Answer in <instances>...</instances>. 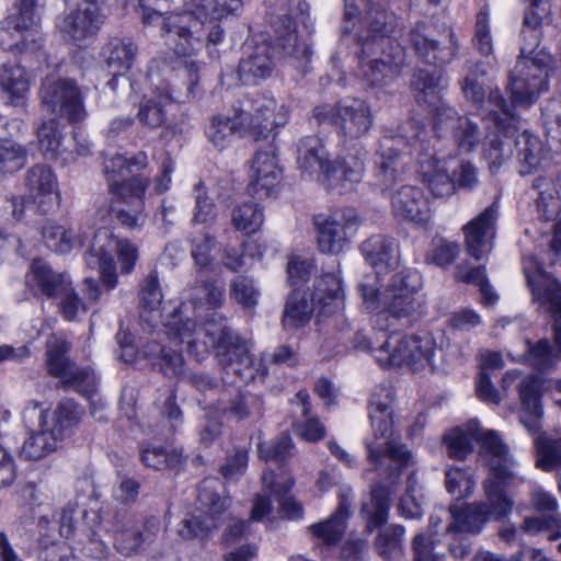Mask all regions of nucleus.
<instances>
[{"label":"nucleus","mask_w":561,"mask_h":561,"mask_svg":"<svg viewBox=\"0 0 561 561\" xmlns=\"http://www.w3.org/2000/svg\"><path fill=\"white\" fill-rule=\"evenodd\" d=\"M410 43L416 55L426 64L444 66L454 60L458 51L455 33L449 30L439 38H430L421 26L412 28L409 33Z\"/></svg>","instance_id":"22"},{"label":"nucleus","mask_w":561,"mask_h":561,"mask_svg":"<svg viewBox=\"0 0 561 561\" xmlns=\"http://www.w3.org/2000/svg\"><path fill=\"white\" fill-rule=\"evenodd\" d=\"M476 424H470L467 431L459 428L450 431L444 436L447 454L456 460H465L473 451V439L477 440Z\"/></svg>","instance_id":"57"},{"label":"nucleus","mask_w":561,"mask_h":561,"mask_svg":"<svg viewBox=\"0 0 561 561\" xmlns=\"http://www.w3.org/2000/svg\"><path fill=\"white\" fill-rule=\"evenodd\" d=\"M104 21L105 16L98 2L83 0L64 14L57 27L66 39L81 43L95 37Z\"/></svg>","instance_id":"18"},{"label":"nucleus","mask_w":561,"mask_h":561,"mask_svg":"<svg viewBox=\"0 0 561 561\" xmlns=\"http://www.w3.org/2000/svg\"><path fill=\"white\" fill-rule=\"evenodd\" d=\"M148 182H136V184H125L116 191L110 204V211L117 221L130 229L140 230L147 219L145 213L144 195Z\"/></svg>","instance_id":"19"},{"label":"nucleus","mask_w":561,"mask_h":561,"mask_svg":"<svg viewBox=\"0 0 561 561\" xmlns=\"http://www.w3.org/2000/svg\"><path fill=\"white\" fill-rule=\"evenodd\" d=\"M42 104L50 112H58L70 123L85 118L83 96L73 80L55 76L46 77L39 91Z\"/></svg>","instance_id":"15"},{"label":"nucleus","mask_w":561,"mask_h":561,"mask_svg":"<svg viewBox=\"0 0 561 561\" xmlns=\"http://www.w3.org/2000/svg\"><path fill=\"white\" fill-rule=\"evenodd\" d=\"M226 319L213 312L203 327L192 319L182 320L175 312L164 324L169 343H186L187 352L197 360L204 359L213 347L226 374L241 379L253 378L252 358L244 342L227 325Z\"/></svg>","instance_id":"2"},{"label":"nucleus","mask_w":561,"mask_h":561,"mask_svg":"<svg viewBox=\"0 0 561 561\" xmlns=\"http://www.w3.org/2000/svg\"><path fill=\"white\" fill-rule=\"evenodd\" d=\"M175 100L174 90L169 87L158 88L150 96H145L137 112L138 123L148 129H156L165 122V107Z\"/></svg>","instance_id":"38"},{"label":"nucleus","mask_w":561,"mask_h":561,"mask_svg":"<svg viewBox=\"0 0 561 561\" xmlns=\"http://www.w3.org/2000/svg\"><path fill=\"white\" fill-rule=\"evenodd\" d=\"M533 187L538 191L536 204L540 218L556 221L550 250L558 255L561 252V174L556 179L539 176Z\"/></svg>","instance_id":"20"},{"label":"nucleus","mask_w":561,"mask_h":561,"mask_svg":"<svg viewBox=\"0 0 561 561\" xmlns=\"http://www.w3.org/2000/svg\"><path fill=\"white\" fill-rule=\"evenodd\" d=\"M31 198L39 213L47 214L59 205L58 182L53 170L46 164H35L25 174Z\"/></svg>","instance_id":"26"},{"label":"nucleus","mask_w":561,"mask_h":561,"mask_svg":"<svg viewBox=\"0 0 561 561\" xmlns=\"http://www.w3.org/2000/svg\"><path fill=\"white\" fill-rule=\"evenodd\" d=\"M105 248L115 250L122 274H130L134 271L139 253L137 245L128 239H116L107 230L95 233L84 260L91 268L99 270L103 285L111 290L116 287L118 277L114 257Z\"/></svg>","instance_id":"7"},{"label":"nucleus","mask_w":561,"mask_h":561,"mask_svg":"<svg viewBox=\"0 0 561 561\" xmlns=\"http://www.w3.org/2000/svg\"><path fill=\"white\" fill-rule=\"evenodd\" d=\"M264 221L263 208L255 203L247 202L232 209L231 222L233 227L245 234L255 233Z\"/></svg>","instance_id":"56"},{"label":"nucleus","mask_w":561,"mask_h":561,"mask_svg":"<svg viewBox=\"0 0 561 561\" xmlns=\"http://www.w3.org/2000/svg\"><path fill=\"white\" fill-rule=\"evenodd\" d=\"M537 467L551 471L561 467V437L539 435L535 438Z\"/></svg>","instance_id":"60"},{"label":"nucleus","mask_w":561,"mask_h":561,"mask_svg":"<svg viewBox=\"0 0 561 561\" xmlns=\"http://www.w3.org/2000/svg\"><path fill=\"white\" fill-rule=\"evenodd\" d=\"M159 519L151 517L146 523V533H142L134 520H127L115 531L114 546L119 553L131 556L138 552L142 543L152 540V537L159 530Z\"/></svg>","instance_id":"39"},{"label":"nucleus","mask_w":561,"mask_h":561,"mask_svg":"<svg viewBox=\"0 0 561 561\" xmlns=\"http://www.w3.org/2000/svg\"><path fill=\"white\" fill-rule=\"evenodd\" d=\"M291 403L301 408L304 422L295 425L297 434L305 440L316 443L325 437V426L320 422L319 417L311 412L310 396L307 391L300 390L291 399Z\"/></svg>","instance_id":"48"},{"label":"nucleus","mask_w":561,"mask_h":561,"mask_svg":"<svg viewBox=\"0 0 561 561\" xmlns=\"http://www.w3.org/2000/svg\"><path fill=\"white\" fill-rule=\"evenodd\" d=\"M391 210L397 220L417 226H425L431 218L427 198L412 185H403L392 194Z\"/></svg>","instance_id":"28"},{"label":"nucleus","mask_w":561,"mask_h":561,"mask_svg":"<svg viewBox=\"0 0 561 561\" xmlns=\"http://www.w3.org/2000/svg\"><path fill=\"white\" fill-rule=\"evenodd\" d=\"M147 165V154L142 151L136 153L133 158H126L117 154L104 162V172L107 179L108 188L112 195L125 184H136V182H147L140 176H133V168L140 170Z\"/></svg>","instance_id":"33"},{"label":"nucleus","mask_w":561,"mask_h":561,"mask_svg":"<svg viewBox=\"0 0 561 561\" xmlns=\"http://www.w3.org/2000/svg\"><path fill=\"white\" fill-rule=\"evenodd\" d=\"M38 0H21L0 22V46L14 53H35L43 47V36L38 30Z\"/></svg>","instance_id":"8"},{"label":"nucleus","mask_w":561,"mask_h":561,"mask_svg":"<svg viewBox=\"0 0 561 561\" xmlns=\"http://www.w3.org/2000/svg\"><path fill=\"white\" fill-rule=\"evenodd\" d=\"M25 282L34 296L47 298L57 297L60 291H65L66 286L70 283L66 274L54 271L48 263L41 259L33 260Z\"/></svg>","instance_id":"31"},{"label":"nucleus","mask_w":561,"mask_h":561,"mask_svg":"<svg viewBox=\"0 0 561 561\" xmlns=\"http://www.w3.org/2000/svg\"><path fill=\"white\" fill-rule=\"evenodd\" d=\"M392 402V390L385 386L376 387L369 400L374 436L364 442L368 467L363 476L368 478L374 473L376 478L370 486L369 501L362 506L369 531L387 523L391 489L399 482L403 470L414 462L412 453L393 435Z\"/></svg>","instance_id":"1"},{"label":"nucleus","mask_w":561,"mask_h":561,"mask_svg":"<svg viewBox=\"0 0 561 561\" xmlns=\"http://www.w3.org/2000/svg\"><path fill=\"white\" fill-rule=\"evenodd\" d=\"M0 90L14 106H24L30 90L26 70L16 64H3L0 68Z\"/></svg>","instance_id":"42"},{"label":"nucleus","mask_w":561,"mask_h":561,"mask_svg":"<svg viewBox=\"0 0 561 561\" xmlns=\"http://www.w3.org/2000/svg\"><path fill=\"white\" fill-rule=\"evenodd\" d=\"M280 178L282 169L274 149L259 150L252 160L249 193L259 199L268 197L277 188Z\"/></svg>","instance_id":"24"},{"label":"nucleus","mask_w":561,"mask_h":561,"mask_svg":"<svg viewBox=\"0 0 561 561\" xmlns=\"http://www.w3.org/2000/svg\"><path fill=\"white\" fill-rule=\"evenodd\" d=\"M230 296L243 308H254L260 298V291L249 276H238L231 279Z\"/></svg>","instance_id":"64"},{"label":"nucleus","mask_w":561,"mask_h":561,"mask_svg":"<svg viewBox=\"0 0 561 561\" xmlns=\"http://www.w3.org/2000/svg\"><path fill=\"white\" fill-rule=\"evenodd\" d=\"M517 158L522 164L520 174L525 175L536 169L542 159L543 148L538 137L524 130L514 139Z\"/></svg>","instance_id":"51"},{"label":"nucleus","mask_w":561,"mask_h":561,"mask_svg":"<svg viewBox=\"0 0 561 561\" xmlns=\"http://www.w3.org/2000/svg\"><path fill=\"white\" fill-rule=\"evenodd\" d=\"M262 482L268 490L270 495L279 502L282 510L286 512L289 518H300L302 516L301 505L291 497L286 496L293 485V481L276 482L274 472L266 470L263 472Z\"/></svg>","instance_id":"55"},{"label":"nucleus","mask_w":561,"mask_h":561,"mask_svg":"<svg viewBox=\"0 0 561 561\" xmlns=\"http://www.w3.org/2000/svg\"><path fill=\"white\" fill-rule=\"evenodd\" d=\"M447 81L438 69H417L411 79V91L419 106L426 110L434 119V125L444 123L445 110H453L443 101Z\"/></svg>","instance_id":"17"},{"label":"nucleus","mask_w":561,"mask_h":561,"mask_svg":"<svg viewBox=\"0 0 561 561\" xmlns=\"http://www.w3.org/2000/svg\"><path fill=\"white\" fill-rule=\"evenodd\" d=\"M449 513L453 522L447 527L448 533H478L489 520L478 503L467 504L463 507L451 505Z\"/></svg>","instance_id":"50"},{"label":"nucleus","mask_w":561,"mask_h":561,"mask_svg":"<svg viewBox=\"0 0 561 561\" xmlns=\"http://www.w3.org/2000/svg\"><path fill=\"white\" fill-rule=\"evenodd\" d=\"M444 123L434 125L436 129L450 128L458 150L470 153L476 150L481 141L482 134L477 123L467 116H459L456 110H445Z\"/></svg>","instance_id":"36"},{"label":"nucleus","mask_w":561,"mask_h":561,"mask_svg":"<svg viewBox=\"0 0 561 561\" xmlns=\"http://www.w3.org/2000/svg\"><path fill=\"white\" fill-rule=\"evenodd\" d=\"M142 353L144 358L149 359L167 377L180 378L185 373V360L181 351L152 340L142 345Z\"/></svg>","instance_id":"41"},{"label":"nucleus","mask_w":561,"mask_h":561,"mask_svg":"<svg viewBox=\"0 0 561 561\" xmlns=\"http://www.w3.org/2000/svg\"><path fill=\"white\" fill-rule=\"evenodd\" d=\"M286 105H277L272 98H263L256 101L255 115L251 124L261 128L260 134L272 131L276 127L284 126L288 119Z\"/></svg>","instance_id":"49"},{"label":"nucleus","mask_w":561,"mask_h":561,"mask_svg":"<svg viewBox=\"0 0 561 561\" xmlns=\"http://www.w3.org/2000/svg\"><path fill=\"white\" fill-rule=\"evenodd\" d=\"M47 414L41 411V430L34 432L24 442L20 456L25 460H41L55 451L60 440V433L51 431L46 421Z\"/></svg>","instance_id":"44"},{"label":"nucleus","mask_w":561,"mask_h":561,"mask_svg":"<svg viewBox=\"0 0 561 561\" xmlns=\"http://www.w3.org/2000/svg\"><path fill=\"white\" fill-rule=\"evenodd\" d=\"M445 485L450 494L468 497L476 486V481L468 469L450 467L445 472Z\"/></svg>","instance_id":"63"},{"label":"nucleus","mask_w":561,"mask_h":561,"mask_svg":"<svg viewBox=\"0 0 561 561\" xmlns=\"http://www.w3.org/2000/svg\"><path fill=\"white\" fill-rule=\"evenodd\" d=\"M477 442L480 443L479 457L489 468V476H495L502 480L517 478L514 471L515 462L496 432L477 428Z\"/></svg>","instance_id":"23"},{"label":"nucleus","mask_w":561,"mask_h":561,"mask_svg":"<svg viewBox=\"0 0 561 561\" xmlns=\"http://www.w3.org/2000/svg\"><path fill=\"white\" fill-rule=\"evenodd\" d=\"M297 163L304 174L331 176L332 161L322 140L317 136L304 137L297 145Z\"/></svg>","instance_id":"32"},{"label":"nucleus","mask_w":561,"mask_h":561,"mask_svg":"<svg viewBox=\"0 0 561 561\" xmlns=\"http://www.w3.org/2000/svg\"><path fill=\"white\" fill-rule=\"evenodd\" d=\"M421 288V275L416 271H401L394 274L380 295V311L375 323L380 330H387L392 323L382 321L411 322L423 312L424 300L417 295Z\"/></svg>","instance_id":"6"},{"label":"nucleus","mask_w":561,"mask_h":561,"mask_svg":"<svg viewBox=\"0 0 561 561\" xmlns=\"http://www.w3.org/2000/svg\"><path fill=\"white\" fill-rule=\"evenodd\" d=\"M36 137L42 153L48 159L56 158L62 140L58 122L55 118L43 122L36 128Z\"/></svg>","instance_id":"61"},{"label":"nucleus","mask_w":561,"mask_h":561,"mask_svg":"<svg viewBox=\"0 0 561 561\" xmlns=\"http://www.w3.org/2000/svg\"><path fill=\"white\" fill-rule=\"evenodd\" d=\"M222 412L238 421L261 419L264 412V402L257 394L240 392L222 408Z\"/></svg>","instance_id":"53"},{"label":"nucleus","mask_w":561,"mask_h":561,"mask_svg":"<svg viewBox=\"0 0 561 561\" xmlns=\"http://www.w3.org/2000/svg\"><path fill=\"white\" fill-rule=\"evenodd\" d=\"M525 273L535 299L547 306L554 318V342L561 353V284L543 273L540 266L533 274L528 268H525Z\"/></svg>","instance_id":"25"},{"label":"nucleus","mask_w":561,"mask_h":561,"mask_svg":"<svg viewBox=\"0 0 561 561\" xmlns=\"http://www.w3.org/2000/svg\"><path fill=\"white\" fill-rule=\"evenodd\" d=\"M169 0H138L146 25H159L164 44L175 54L191 56L203 44L204 22L191 11L163 16Z\"/></svg>","instance_id":"5"},{"label":"nucleus","mask_w":561,"mask_h":561,"mask_svg":"<svg viewBox=\"0 0 561 561\" xmlns=\"http://www.w3.org/2000/svg\"><path fill=\"white\" fill-rule=\"evenodd\" d=\"M435 342L428 336H391L376 351V359L382 367L408 365L413 369L431 364Z\"/></svg>","instance_id":"12"},{"label":"nucleus","mask_w":561,"mask_h":561,"mask_svg":"<svg viewBox=\"0 0 561 561\" xmlns=\"http://www.w3.org/2000/svg\"><path fill=\"white\" fill-rule=\"evenodd\" d=\"M138 48L128 38L114 37L102 49V56L112 73H126L133 66Z\"/></svg>","instance_id":"46"},{"label":"nucleus","mask_w":561,"mask_h":561,"mask_svg":"<svg viewBox=\"0 0 561 561\" xmlns=\"http://www.w3.org/2000/svg\"><path fill=\"white\" fill-rule=\"evenodd\" d=\"M42 236L47 247L57 253H68L83 244L80 236L55 221H47L44 225Z\"/></svg>","instance_id":"52"},{"label":"nucleus","mask_w":561,"mask_h":561,"mask_svg":"<svg viewBox=\"0 0 561 561\" xmlns=\"http://www.w3.org/2000/svg\"><path fill=\"white\" fill-rule=\"evenodd\" d=\"M248 122V114L240 112L233 117L216 115L211 118L206 135L208 140L219 150L226 148L236 133Z\"/></svg>","instance_id":"47"},{"label":"nucleus","mask_w":561,"mask_h":561,"mask_svg":"<svg viewBox=\"0 0 561 561\" xmlns=\"http://www.w3.org/2000/svg\"><path fill=\"white\" fill-rule=\"evenodd\" d=\"M183 460L179 449H165L159 446H147L141 451L142 463L154 470L174 469Z\"/></svg>","instance_id":"59"},{"label":"nucleus","mask_w":561,"mask_h":561,"mask_svg":"<svg viewBox=\"0 0 561 561\" xmlns=\"http://www.w3.org/2000/svg\"><path fill=\"white\" fill-rule=\"evenodd\" d=\"M312 301L320 308V313L327 316L343 309L344 290L342 279L334 273L322 275L314 284Z\"/></svg>","instance_id":"40"},{"label":"nucleus","mask_w":561,"mask_h":561,"mask_svg":"<svg viewBox=\"0 0 561 561\" xmlns=\"http://www.w3.org/2000/svg\"><path fill=\"white\" fill-rule=\"evenodd\" d=\"M273 25L277 33L275 47L277 55L279 49H282L285 55L309 60L312 50L306 42H300L296 31V23L291 16L287 14L279 15L273 22Z\"/></svg>","instance_id":"43"},{"label":"nucleus","mask_w":561,"mask_h":561,"mask_svg":"<svg viewBox=\"0 0 561 561\" xmlns=\"http://www.w3.org/2000/svg\"><path fill=\"white\" fill-rule=\"evenodd\" d=\"M70 343L61 335H51L46 342V369L58 378L60 386L90 397L96 390V377L90 367H80L70 360Z\"/></svg>","instance_id":"10"},{"label":"nucleus","mask_w":561,"mask_h":561,"mask_svg":"<svg viewBox=\"0 0 561 561\" xmlns=\"http://www.w3.org/2000/svg\"><path fill=\"white\" fill-rule=\"evenodd\" d=\"M218 486L217 479L208 478L202 481L197 493V514L185 517L178 525L176 531L182 539L206 540L224 523L226 527L222 540L227 545L234 543L247 535V522L227 514L230 500L217 492Z\"/></svg>","instance_id":"4"},{"label":"nucleus","mask_w":561,"mask_h":561,"mask_svg":"<svg viewBox=\"0 0 561 561\" xmlns=\"http://www.w3.org/2000/svg\"><path fill=\"white\" fill-rule=\"evenodd\" d=\"M28 149L12 139H0V172L14 173L27 163Z\"/></svg>","instance_id":"58"},{"label":"nucleus","mask_w":561,"mask_h":561,"mask_svg":"<svg viewBox=\"0 0 561 561\" xmlns=\"http://www.w3.org/2000/svg\"><path fill=\"white\" fill-rule=\"evenodd\" d=\"M518 391L522 402L520 422L530 434H538L543 415L540 403V382L535 377H527L519 382Z\"/></svg>","instance_id":"35"},{"label":"nucleus","mask_w":561,"mask_h":561,"mask_svg":"<svg viewBox=\"0 0 561 561\" xmlns=\"http://www.w3.org/2000/svg\"><path fill=\"white\" fill-rule=\"evenodd\" d=\"M404 528L391 525L381 530L375 538L374 546L383 561H399L403 556Z\"/></svg>","instance_id":"54"},{"label":"nucleus","mask_w":561,"mask_h":561,"mask_svg":"<svg viewBox=\"0 0 561 561\" xmlns=\"http://www.w3.org/2000/svg\"><path fill=\"white\" fill-rule=\"evenodd\" d=\"M410 125L415 133L409 137L407 146L411 148L410 154L415 152L420 158L419 162L425 184L434 197L451 196L455 193V183L445 165L433 159V152L427 141V130L416 122H411Z\"/></svg>","instance_id":"14"},{"label":"nucleus","mask_w":561,"mask_h":561,"mask_svg":"<svg viewBox=\"0 0 561 561\" xmlns=\"http://www.w3.org/2000/svg\"><path fill=\"white\" fill-rule=\"evenodd\" d=\"M527 343V362L537 370L545 371L550 369L561 353H554L548 340H540L533 344L529 340Z\"/></svg>","instance_id":"62"},{"label":"nucleus","mask_w":561,"mask_h":561,"mask_svg":"<svg viewBox=\"0 0 561 561\" xmlns=\"http://www.w3.org/2000/svg\"><path fill=\"white\" fill-rule=\"evenodd\" d=\"M497 215L494 202L463 227L467 252L473 259L481 260L492 251Z\"/></svg>","instance_id":"21"},{"label":"nucleus","mask_w":561,"mask_h":561,"mask_svg":"<svg viewBox=\"0 0 561 561\" xmlns=\"http://www.w3.org/2000/svg\"><path fill=\"white\" fill-rule=\"evenodd\" d=\"M488 100L500 108L504 116L501 117L496 113L491 114L497 133L503 134V137L495 135L490 138L483 150L491 172H495L513 154V137H515L516 133V127L512 124L516 121L513 110L517 106L512 101L508 103L499 90H491Z\"/></svg>","instance_id":"13"},{"label":"nucleus","mask_w":561,"mask_h":561,"mask_svg":"<svg viewBox=\"0 0 561 561\" xmlns=\"http://www.w3.org/2000/svg\"><path fill=\"white\" fill-rule=\"evenodd\" d=\"M517 478L500 479L489 476L483 482L485 501L479 502L486 517L501 519L508 516L514 507V501L505 493L504 488L511 485Z\"/></svg>","instance_id":"34"},{"label":"nucleus","mask_w":561,"mask_h":561,"mask_svg":"<svg viewBox=\"0 0 561 561\" xmlns=\"http://www.w3.org/2000/svg\"><path fill=\"white\" fill-rule=\"evenodd\" d=\"M318 248L325 254H339L356 230L358 220L352 209L337 210L328 216H316Z\"/></svg>","instance_id":"16"},{"label":"nucleus","mask_w":561,"mask_h":561,"mask_svg":"<svg viewBox=\"0 0 561 561\" xmlns=\"http://www.w3.org/2000/svg\"><path fill=\"white\" fill-rule=\"evenodd\" d=\"M362 253L377 272H382L397 265L399 244L391 237L376 234L363 242Z\"/></svg>","instance_id":"37"},{"label":"nucleus","mask_w":561,"mask_h":561,"mask_svg":"<svg viewBox=\"0 0 561 561\" xmlns=\"http://www.w3.org/2000/svg\"><path fill=\"white\" fill-rule=\"evenodd\" d=\"M403 145L405 138L402 136L385 137L380 140L375 162V179L380 187L389 188L404 172Z\"/></svg>","instance_id":"27"},{"label":"nucleus","mask_w":561,"mask_h":561,"mask_svg":"<svg viewBox=\"0 0 561 561\" xmlns=\"http://www.w3.org/2000/svg\"><path fill=\"white\" fill-rule=\"evenodd\" d=\"M312 117L319 124H331L344 140H356L369 133L374 116L369 103L360 99H351L335 105H319L312 111Z\"/></svg>","instance_id":"11"},{"label":"nucleus","mask_w":561,"mask_h":561,"mask_svg":"<svg viewBox=\"0 0 561 561\" xmlns=\"http://www.w3.org/2000/svg\"><path fill=\"white\" fill-rule=\"evenodd\" d=\"M404 66V50L392 39L363 41L358 56V78L368 87H382L396 80Z\"/></svg>","instance_id":"9"},{"label":"nucleus","mask_w":561,"mask_h":561,"mask_svg":"<svg viewBox=\"0 0 561 561\" xmlns=\"http://www.w3.org/2000/svg\"><path fill=\"white\" fill-rule=\"evenodd\" d=\"M277 49L267 42L260 43L250 48L241 58L238 76L243 84L254 85L268 78L275 67Z\"/></svg>","instance_id":"29"},{"label":"nucleus","mask_w":561,"mask_h":561,"mask_svg":"<svg viewBox=\"0 0 561 561\" xmlns=\"http://www.w3.org/2000/svg\"><path fill=\"white\" fill-rule=\"evenodd\" d=\"M548 18L549 8L543 0H531L524 16L520 54L510 72L507 84L513 104L522 108L530 107L549 89L553 57L545 47H540L542 23Z\"/></svg>","instance_id":"3"},{"label":"nucleus","mask_w":561,"mask_h":561,"mask_svg":"<svg viewBox=\"0 0 561 561\" xmlns=\"http://www.w3.org/2000/svg\"><path fill=\"white\" fill-rule=\"evenodd\" d=\"M353 491L344 490L339 495V506L335 513L328 519L309 526L311 535L327 546H333L341 541L346 529V519L351 515L353 504Z\"/></svg>","instance_id":"30"},{"label":"nucleus","mask_w":561,"mask_h":561,"mask_svg":"<svg viewBox=\"0 0 561 561\" xmlns=\"http://www.w3.org/2000/svg\"><path fill=\"white\" fill-rule=\"evenodd\" d=\"M314 306L313 301H309L306 291L294 289L286 298L282 314L284 330L296 331L309 323Z\"/></svg>","instance_id":"45"}]
</instances>
